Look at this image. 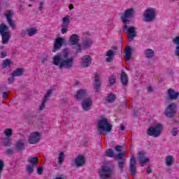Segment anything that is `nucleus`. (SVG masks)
Here are the masks:
<instances>
[{"label": "nucleus", "instance_id": "7", "mask_svg": "<svg viewBox=\"0 0 179 179\" xmlns=\"http://www.w3.org/2000/svg\"><path fill=\"white\" fill-rule=\"evenodd\" d=\"M114 171L108 166H103L99 171V176L102 179L110 178L113 176Z\"/></svg>", "mask_w": 179, "mask_h": 179}, {"label": "nucleus", "instance_id": "37", "mask_svg": "<svg viewBox=\"0 0 179 179\" xmlns=\"http://www.w3.org/2000/svg\"><path fill=\"white\" fill-rule=\"evenodd\" d=\"M4 135H6L7 138H10V136L13 135V130L10 128L6 129L4 130Z\"/></svg>", "mask_w": 179, "mask_h": 179}, {"label": "nucleus", "instance_id": "39", "mask_svg": "<svg viewBox=\"0 0 179 179\" xmlns=\"http://www.w3.org/2000/svg\"><path fill=\"white\" fill-rule=\"evenodd\" d=\"M3 146H6V148H10L11 144H10V138H6L3 141Z\"/></svg>", "mask_w": 179, "mask_h": 179}, {"label": "nucleus", "instance_id": "9", "mask_svg": "<svg viewBox=\"0 0 179 179\" xmlns=\"http://www.w3.org/2000/svg\"><path fill=\"white\" fill-rule=\"evenodd\" d=\"M41 139V134L38 131H33L30 134V136L28 138V142L30 145H36L38 143Z\"/></svg>", "mask_w": 179, "mask_h": 179}, {"label": "nucleus", "instance_id": "34", "mask_svg": "<svg viewBox=\"0 0 179 179\" xmlns=\"http://www.w3.org/2000/svg\"><path fill=\"white\" fill-rule=\"evenodd\" d=\"M64 162H65V153H64V152H61L59 153L58 163L59 164H62Z\"/></svg>", "mask_w": 179, "mask_h": 179}, {"label": "nucleus", "instance_id": "22", "mask_svg": "<svg viewBox=\"0 0 179 179\" xmlns=\"http://www.w3.org/2000/svg\"><path fill=\"white\" fill-rule=\"evenodd\" d=\"M85 162V156L83 155H78L75 159V164L76 166H77V167H80L81 166H83Z\"/></svg>", "mask_w": 179, "mask_h": 179}, {"label": "nucleus", "instance_id": "11", "mask_svg": "<svg viewBox=\"0 0 179 179\" xmlns=\"http://www.w3.org/2000/svg\"><path fill=\"white\" fill-rule=\"evenodd\" d=\"M176 107H177V104L174 103H170L166 109L165 110V115L169 118H173L174 115H176Z\"/></svg>", "mask_w": 179, "mask_h": 179}, {"label": "nucleus", "instance_id": "55", "mask_svg": "<svg viewBox=\"0 0 179 179\" xmlns=\"http://www.w3.org/2000/svg\"><path fill=\"white\" fill-rule=\"evenodd\" d=\"M150 173H152V169H150V167L148 166L147 168V173L150 174Z\"/></svg>", "mask_w": 179, "mask_h": 179}, {"label": "nucleus", "instance_id": "36", "mask_svg": "<svg viewBox=\"0 0 179 179\" xmlns=\"http://www.w3.org/2000/svg\"><path fill=\"white\" fill-rule=\"evenodd\" d=\"M116 80H117V76H115V75L110 76L109 77V80H108V82H109L110 86H113V85H115Z\"/></svg>", "mask_w": 179, "mask_h": 179}, {"label": "nucleus", "instance_id": "3", "mask_svg": "<svg viewBox=\"0 0 179 179\" xmlns=\"http://www.w3.org/2000/svg\"><path fill=\"white\" fill-rule=\"evenodd\" d=\"M113 129V126L108 123V118H101L98 122V131L103 135H106V132H110Z\"/></svg>", "mask_w": 179, "mask_h": 179}, {"label": "nucleus", "instance_id": "6", "mask_svg": "<svg viewBox=\"0 0 179 179\" xmlns=\"http://www.w3.org/2000/svg\"><path fill=\"white\" fill-rule=\"evenodd\" d=\"M80 41V38L79 35L76 34H72L69 38V43H70L71 45H76L77 48L76 49V54L78 55L82 52V45L79 43Z\"/></svg>", "mask_w": 179, "mask_h": 179}, {"label": "nucleus", "instance_id": "27", "mask_svg": "<svg viewBox=\"0 0 179 179\" xmlns=\"http://www.w3.org/2000/svg\"><path fill=\"white\" fill-rule=\"evenodd\" d=\"M71 16L66 15L63 17V22L62 24V27H68L69 26V23H71Z\"/></svg>", "mask_w": 179, "mask_h": 179}, {"label": "nucleus", "instance_id": "51", "mask_svg": "<svg viewBox=\"0 0 179 179\" xmlns=\"http://www.w3.org/2000/svg\"><path fill=\"white\" fill-rule=\"evenodd\" d=\"M115 151L116 152H122V146L121 145H117L115 148Z\"/></svg>", "mask_w": 179, "mask_h": 179}, {"label": "nucleus", "instance_id": "38", "mask_svg": "<svg viewBox=\"0 0 179 179\" xmlns=\"http://www.w3.org/2000/svg\"><path fill=\"white\" fill-rule=\"evenodd\" d=\"M125 164V162L119 161L117 163L118 169L120 170V173H124V165Z\"/></svg>", "mask_w": 179, "mask_h": 179}, {"label": "nucleus", "instance_id": "43", "mask_svg": "<svg viewBox=\"0 0 179 179\" xmlns=\"http://www.w3.org/2000/svg\"><path fill=\"white\" fill-rule=\"evenodd\" d=\"M3 66L4 68H9L10 66V60L9 59H6L3 62Z\"/></svg>", "mask_w": 179, "mask_h": 179}, {"label": "nucleus", "instance_id": "15", "mask_svg": "<svg viewBox=\"0 0 179 179\" xmlns=\"http://www.w3.org/2000/svg\"><path fill=\"white\" fill-rule=\"evenodd\" d=\"M138 160L141 167H143L149 162V158L145 157V152L143 151H140L138 152Z\"/></svg>", "mask_w": 179, "mask_h": 179}, {"label": "nucleus", "instance_id": "17", "mask_svg": "<svg viewBox=\"0 0 179 179\" xmlns=\"http://www.w3.org/2000/svg\"><path fill=\"white\" fill-rule=\"evenodd\" d=\"M95 92H99L100 87H101V82H100V76L99 74H94V83Z\"/></svg>", "mask_w": 179, "mask_h": 179}, {"label": "nucleus", "instance_id": "41", "mask_svg": "<svg viewBox=\"0 0 179 179\" xmlns=\"http://www.w3.org/2000/svg\"><path fill=\"white\" fill-rule=\"evenodd\" d=\"M34 166L33 165H27V171L29 173L31 174L32 173L34 172Z\"/></svg>", "mask_w": 179, "mask_h": 179}, {"label": "nucleus", "instance_id": "59", "mask_svg": "<svg viewBox=\"0 0 179 179\" xmlns=\"http://www.w3.org/2000/svg\"><path fill=\"white\" fill-rule=\"evenodd\" d=\"M120 130L121 131H125V126L122 125L120 127Z\"/></svg>", "mask_w": 179, "mask_h": 179}, {"label": "nucleus", "instance_id": "32", "mask_svg": "<svg viewBox=\"0 0 179 179\" xmlns=\"http://www.w3.org/2000/svg\"><path fill=\"white\" fill-rule=\"evenodd\" d=\"M23 72H24L23 69H17L11 73V76H22V75H23Z\"/></svg>", "mask_w": 179, "mask_h": 179}, {"label": "nucleus", "instance_id": "12", "mask_svg": "<svg viewBox=\"0 0 179 179\" xmlns=\"http://www.w3.org/2000/svg\"><path fill=\"white\" fill-rule=\"evenodd\" d=\"M81 66L83 68H87L92 65V58L90 57V55H87L83 56L81 58V63H80Z\"/></svg>", "mask_w": 179, "mask_h": 179}, {"label": "nucleus", "instance_id": "20", "mask_svg": "<svg viewBox=\"0 0 179 179\" xmlns=\"http://www.w3.org/2000/svg\"><path fill=\"white\" fill-rule=\"evenodd\" d=\"M87 94V91L86 90L81 89L78 91H77L76 99L77 100H83L86 97Z\"/></svg>", "mask_w": 179, "mask_h": 179}, {"label": "nucleus", "instance_id": "45", "mask_svg": "<svg viewBox=\"0 0 179 179\" xmlns=\"http://www.w3.org/2000/svg\"><path fill=\"white\" fill-rule=\"evenodd\" d=\"M46 103H47V101L45 99H43V101H42L41 106H39V110L41 111H42V110H44V108H45Z\"/></svg>", "mask_w": 179, "mask_h": 179}, {"label": "nucleus", "instance_id": "19", "mask_svg": "<svg viewBox=\"0 0 179 179\" xmlns=\"http://www.w3.org/2000/svg\"><path fill=\"white\" fill-rule=\"evenodd\" d=\"M106 62H111L115 57V51L113 50H108L106 53Z\"/></svg>", "mask_w": 179, "mask_h": 179}, {"label": "nucleus", "instance_id": "21", "mask_svg": "<svg viewBox=\"0 0 179 179\" xmlns=\"http://www.w3.org/2000/svg\"><path fill=\"white\" fill-rule=\"evenodd\" d=\"M26 141L23 138L17 140L15 143V148H17L20 152H22L23 149H24Z\"/></svg>", "mask_w": 179, "mask_h": 179}, {"label": "nucleus", "instance_id": "35", "mask_svg": "<svg viewBox=\"0 0 179 179\" xmlns=\"http://www.w3.org/2000/svg\"><path fill=\"white\" fill-rule=\"evenodd\" d=\"M105 156H106V157H113L114 150L111 148L107 149L105 152Z\"/></svg>", "mask_w": 179, "mask_h": 179}, {"label": "nucleus", "instance_id": "48", "mask_svg": "<svg viewBox=\"0 0 179 179\" xmlns=\"http://www.w3.org/2000/svg\"><path fill=\"white\" fill-rule=\"evenodd\" d=\"M177 134H178V129L173 128V130H172L173 136H177Z\"/></svg>", "mask_w": 179, "mask_h": 179}, {"label": "nucleus", "instance_id": "28", "mask_svg": "<svg viewBox=\"0 0 179 179\" xmlns=\"http://www.w3.org/2000/svg\"><path fill=\"white\" fill-rule=\"evenodd\" d=\"M26 33L27 36H29V37H32V36H34V34H37L38 31H37V29L34 27H31L26 30Z\"/></svg>", "mask_w": 179, "mask_h": 179}, {"label": "nucleus", "instance_id": "26", "mask_svg": "<svg viewBox=\"0 0 179 179\" xmlns=\"http://www.w3.org/2000/svg\"><path fill=\"white\" fill-rule=\"evenodd\" d=\"M173 163H174V157L173 155H168L165 159L166 166L170 167V166H173Z\"/></svg>", "mask_w": 179, "mask_h": 179}, {"label": "nucleus", "instance_id": "56", "mask_svg": "<svg viewBox=\"0 0 179 179\" xmlns=\"http://www.w3.org/2000/svg\"><path fill=\"white\" fill-rule=\"evenodd\" d=\"M147 89H148V92H153V88H152V87H150V86L148 87Z\"/></svg>", "mask_w": 179, "mask_h": 179}, {"label": "nucleus", "instance_id": "1", "mask_svg": "<svg viewBox=\"0 0 179 179\" xmlns=\"http://www.w3.org/2000/svg\"><path fill=\"white\" fill-rule=\"evenodd\" d=\"M69 57V50L64 49L62 53L53 57V65L59 66V69H72L75 60Z\"/></svg>", "mask_w": 179, "mask_h": 179}, {"label": "nucleus", "instance_id": "62", "mask_svg": "<svg viewBox=\"0 0 179 179\" xmlns=\"http://www.w3.org/2000/svg\"><path fill=\"white\" fill-rule=\"evenodd\" d=\"M29 7H31V4H29Z\"/></svg>", "mask_w": 179, "mask_h": 179}, {"label": "nucleus", "instance_id": "8", "mask_svg": "<svg viewBox=\"0 0 179 179\" xmlns=\"http://www.w3.org/2000/svg\"><path fill=\"white\" fill-rule=\"evenodd\" d=\"M145 22H152L156 18V9L149 8L145 10L144 14Z\"/></svg>", "mask_w": 179, "mask_h": 179}, {"label": "nucleus", "instance_id": "61", "mask_svg": "<svg viewBox=\"0 0 179 179\" xmlns=\"http://www.w3.org/2000/svg\"><path fill=\"white\" fill-rule=\"evenodd\" d=\"M0 49L3 50V46H1Z\"/></svg>", "mask_w": 179, "mask_h": 179}, {"label": "nucleus", "instance_id": "44", "mask_svg": "<svg viewBox=\"0 0 179 179\" xmlns=\"http://www.w3.org/2000/svg\"><path fill=\"white\" fill-rule=\"evenodd\" d=\"M47 61H48V54L43 53L41 62L42 64H45V62H47Z\"/></svg>", "mask_w": 179, "mask_h": 179}, {"label": "nucleus", "instance_id": "29", "mask_svg": "<svg viewBox=\"0 0 179 179\" xmlns=\"http://www.w3.org/2000/svg\"><path fill=\"white\" fill-rule=\"evenodd\" d=\"M145 55L146 58L150 59L151 58H153V56L155 55V51H153L152 49H147L145 50Z\"/></svg>", "mask_w": 179, "mask_h": 179}, {"label": "nucleus", "instance_id": "2", "mask_svg": "<svg viewBox=\"0 0 179 179\" xmlns=\"http://www.w3.org/2000/svg\"><path fill=\"white\" fill-rule=\"evenodd\" d=\"M134 15H135V10L134 8H128L120 15L121 20L124 24L123 31H127L129 41H132L136 37L135 27H130L128 28V25H127L131 22V20L134 17Z\"/></svg>", "mask_w": 179, "mask_h": 179}, {"label": "nucleus", "instance_id": "57", "mask_svg": "<svg viewBox=\"0 0 179 179\" xmlns=\"http://www.w3.org/2000/svg\"><path fill=\"white\" fill-rule=\"evenodd\" d=\"M20 12H23L24 10L23 6H22V5L20 6Z\"/></svg>", "mask_w": 179, "mask_h": 179}, {"label": "nucleus", "instance_id": "30", "mask_svg": "<svg viewBox=\"0 0 179 179\" xmlns=\"http://www.w3.org/2000/svg\"><path fill=\"white\" fill-rule=\"evenodd\" d=\"M115 100H117V96L114 94H110L106 99V101H107V103H114Z\"/></svg>", "mask_w": 179, "mask_h": 179}, {"label": "nucleus", "instance_id": "23", "mask_svg": "<svg viewBox=\"0 0 179 179\" xmlns=\"http://www.w3.org/2000/svg\"><path fill=\"white\" fill-rule=\"evenodd\" d=\"M93 44V41L90 38H85L83 41V45L85 50H88V48H92Z\"/></svg>", "mask_w": 179, "mask_h": 179}, {"label": "nucleus", "instance_id": "13", "mask_svg": "<svg viewBox=\"0 0 179 179\" xmlns=\"http://www.w3.org/2000/svg\"><path fill=\"white\" fill-rule=\"evenodd\" d=\"M129 169L131 176H135L136 174V161L135 157L131 156L129 162Z\"/></svg>", "mask_w": 179, "mask_h": 179}, {"label": "nucleus", "instance_id": "33", "mask_svg": "<svg viewBox=\"0 0 179 179\" xmlns=\"http://www.w3.org/2000/svg\"><path fill=\"white\" fill-rule=\"evenodd\" d=\"M29 163H30L31 166H37L38 164V158L37 157H31L28 159Z\"/></svg>", "mask_w": 179, "mask_h": 179}, {"label": "nucleus", "instance_id": "60", "mask_svg": "<svg viewBox=\"0 0 179 179\" xmlns=\"http://www.w3.org/2000/svg\"><path fill=\"white\" fill-rule=\"evenodd\" d=\"M78 85H80V82L77 81V82L75 83V86H78Z\"/></svg>", "mask_w": 179, "mask_h": 179}, {"label": "nucleus", "instance_id": "4", "mask_svg": "<svg viewBox=\"0 0 179 179\" xmlns=\"http://www.w3.org/2000/svg\"><path fill=\"white\" fill-rule=\"evenodd\" d=\"M164 126L162 124H158L155 127H151L147 130V135L148 136H152L153 138H159L162 134V131H163V128Z\"/></svg>", "mask_w": 179, "mask_h": 179}, {"label": "nucleus", "instance_id": "47", "mask_svg": "<svg viewBox=\"0 0 179 179\" xmlns=\"http://www.w3.org/2000/svg\"><path fill=\"white\" fill-rule=\"evenodd\" d=\"M8 57V52L5 51H1L0 52V58H6Z\"/></svg>", "mask_w": 179, "mask_h": 179}, {"label": "nucleus", "instance_id": "54", "mask_svg": "<svg viewBox=\"0 0 179 179\" xmlns=\"http://www.w3.org/2000/svg\"><path fill=\"white\" fill-rule=\"evenodd\" d=\"M8 96V92H3V99H7Z\"/></svg>", "mask_w": 179, "mask_h": 179}, {"label": "nucleus", "instance_id": "46", "mask_svg": "<svg viewBox=\"0 0 179 179\" xmlns=\"http://www.w3.org/2000/svg\"><path fill=\"white\" fill-rule=\"evenodd\" d=\"M43 166H38L37 168L36 173L37 174H38V176H41L43 174Z\"/></svg>", "mask_w": 179, "mask_h": 179}, {"label": "nucleus", "instance_id": "40", "mask_svg": "<svg viewBox=\"0 0 179 179\" xmlns=\"http://www.w3.org/2000/svg\"><path fill=\"white\" fill-rule=\"evenodd\" d=\"M51 94H52V90H48V92H46V94H45V96L43 97V100H46V101H48V99H50V96H51Z\"/></svg>", "mask_w": 179, "mask_h": 179}, {"label": "nucleus", "instance_id": "42", "mask_svg": "<svg viewBox=\"0 0 179 179\" xmlns=\"http://www.w3.org/2000/svg\"><path fill=\"white\" fill-rule=\"evenodd\" d=\"M4 167H5V164H3V161L0 159V179L2 177V171H3Z\"/></svg>", "mask_w": 179, "mask_h": 179}, {"label": "nucleus", "instance_id": "25", "mask_svg": "<svg viewBox=\"0 0 179 179\" xmlns=\"http://www.w3.org/2000/svg\"><path fill=\"white\" fill-rule=\"evenodd\" d=\"M120 79L123 86L128 85V75H127V73L122 71L120 75Z\"/></svg>", "mask_w": 179, "mask_h": 179}, {"label": "nucleus", "instance_id": "10", "mask_svg": "<svg viewBox=\"0 0 179 179\" xmlns=\"http://www.w3.org/2000/svg\"><path fill=\"white\" fill-rule=\"evenodd\" d=\"M4 16L6 18L7 23H8V25L13 30H16V24H15V22L13 21V13H12V11L10 10H8L6 13H4Z\"/></svg>", "mask_w": 179, "mask_h": 179}, {"label": "nucleus", "instance_id": "58", "mask_svg": "<svg viewBox=\"0 0 179 179\" xmlns=\"http://www.w3.org/2000/svg\"><path fill=\"white\" fill-rule=\"evenodd\" d=\"M73 4H70L69 6V8L70 9V10H72V9H73Z\"/></svg>", "mask_w": 179, "mask_h": 179}, {"label": "nucleus", "instance_id": "24", "mask_svg": "<svg viewBox=\"0 0 179 179\" xmlns=\"http://www.w3.org/2000/svg\"><path fill=\"white\" fill-rule=\"evenodd\" d=\"M124 58L127 61H129L131 59V57L132 55V48L131 46H127L124 50Z\"/></svg>", "mask_w": 179, "mask_h": 179}, {"label": "nucleus", "instance_id": "18", "mask_svg": "<svg viewBox=\"0 0 179 179\" xmlns=\"http://www.w3.org/2000/svg\"><path fill=\"white\" fill-rule=\"evenodd\" d=\"M179 92H175L173 89L168 90V97L169 100H177L178 99Z\"/></svg>", "mask_w": 179, "mask_h": 179}, {"label": "nucleus", "instance_id": "31", "mask_svg": "<svg viewBox=\"0 0 179 179\" xmlns=\"http://www.w3.org/2000/svg\"><path fill=\"white\" fill-rule=\"evenodd\" d=\"M127 157V153L125 152H119L115 156V159H119L120 162H125V158Z\"/></svg>", "mask_w": 179, "mask_h": 179}, {"label": "nucleus", "instance_id": "53", "mask_svg": "<svg viewBox=\"0 0 179 179\" xmlns=\"http://www.w3.org/2000/svg\"><path fill=\"white\" fill-rule=\"evenodd\" d=\"M6 155H8V156H10V155H12V149L8 148L6 151Z\"/></svg>", "mask_w": 179, "mask_h": 179}, {"label": "nucleus", "instance_id": "50", "mask_svg": "<svg viewBox=\"0 0 179 179\" xmlns=\"http://www.w3.org/2000/svg\"><path fill=\"white\" fill-rule=\"evenodd\" d=\"M15 82V76H11V77L8 78V84L13 83Z\"/></svg>", "mask_w": 179, "mask_h": 179}, {"label": "nucleus", "instance_id": "52", "mask_svg": "<svg viewBox=\"0 0 179 179\" xmlns=\"http://www.w3.org/2000/svg\"><path fill=\"white\" fill-rule=\"evenodd\" d=\"M66 31H68V27H63L61 30V33L62 34H65V33H66Z\"/></svg>", "mask_w": 179, "mask_h": 179}, {"label": "nucleus", "instance_id": "16", "mask_svg": "<svg viewBox=\"0 0 179 179\" xmlns=\"http://www.w3.org/2000/svg\"><path fill=\"white\" fill-rule=\"evenodd\" d=\"M92 101L90 99H84L82 102V107L85 111H89L92 107Z\"/></svg>", "mask_w": 179, "mask_h": 179}, {"label": "nucleus", "instance_id": "63", "mask_svg": "<svg viewBox=\"0 0 179 179\" xmlns=\"http://www.w3.org/2000/svg\"><path fill=\"white\" fill-rule=\"evenodd\" d=\"M173 1H176V0H173Z\"/></svg>", "mask_w": 179, "mask_h": 179}, {"label": "nucleus", "instance_id": "5", "mask_svg": "<svg viewBox=\"0 0 179 179\" xmlns=\"http://www.w3.org/2000/svg\"><path fill=\"white\" fill-rule=\"evenodd\" d=\"M9 27L5 24H0V34L2 37L3 44H8L10 41V34H9Z\"/></svg>", "mask_w": 179, "mask_h": 179}, {"label": "nucleus", "instance_id": "49", "mask_svg": "<svg viewBox=\"0 0 179 179\" xmlns=\"http://www.w3.org/2000/svg\"><path fill=\"white\" fill-rule=\"evenodd\" d=\"M43 6H44V1H41L39 3V6H38V9H39L40 12H43Z\"/></svg>", "mask_w": 179, "mask_h": 179}, {"label": "nucleus", "instance_id": "14", "mask_svg": "<svg viewBox=\"0 0 179 179\" xmlns=\"http://www.w3.org/2000/svg\"><path fill=\"white\" fill-rule=\"evenodd\" d=\"M65 40L63 38H57L55 42L52 52H57L64 45Z\"/></svg>", "mask_w": 179, "mask_h": 179}]
</instances>
